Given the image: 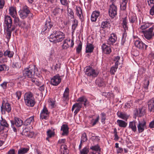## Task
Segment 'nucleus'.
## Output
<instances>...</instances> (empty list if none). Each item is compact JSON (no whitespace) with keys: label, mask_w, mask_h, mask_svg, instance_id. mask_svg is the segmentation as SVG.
<instances>
[{"label":"nucleus","mask_w":154,"mask_h":154,"mask_svg":"<svg viewBox=\"0 0 154 154\" xmlns=\"http://www.w3.org/2000/svg\"><path fill=\"white\" fill-rule=\"evenodd\" d=\"M88 101L87 99L84 96L80 97L76 100V101L78 103H75L72 106L71 109L73 111L75 109L74 112V115H76L80 110L83 104L85 106H86Z\"/></svg>","instance_id":"nucleus-1"},{"label":"nucleus","mask_w":154,"mask_h":154,"mask_svg":"<svg viewBox=\"0 0 154 154\" xmlns=\"http://www.w3.org/2000/svg\"><path fill=\"white\" fill-rule=\"evenodd\" d=\"M65 38L64 33L59 30H55L50 35V42L56 43L62 42Z\"/></svg>","instance_id":"nucleus-2"},{"label":"nucleus","mask_w":154,"mask_h":154,"mask_svg":"<svg viewBox=\"0 0 154 154\" xmlns=\"http://www.w3.org/2000/svg\"><path fill=\"white\" fill-rule=\"evenodd\" d=\"M37 69H35V65H32L29 66V67L26 69L23 72V75L26 77L32 79L33 77H36L38 78L37 75V73L35 74Z\"/></svg>","instance_id":"nucleus-3"},{"label":"nucleus","mask_w":154,"mask_h":154,"mask_svg":"<svg viewBox=\"0 0 154 154\" xmlns=\"http://www.w3.org/2000/svg\"><path fill=\"white\" fill-rule=\"evenodd\" d=\"M25 103L29 107H33L35 103V99L32 93L30 92L25 93L24 97Z\"/></svg>","instance_id":"nucleus-4"},{"label":"nucleus","mask_w":154,"mask_h":154,"mask_svg":"<svg viewBox=\"0 0 154 154\" xmlns=\"http://www.w3.org/2000/svg\"><path fill=\"white\" fill-rule=\"evenodd\" d=\"M140 32L143 34L146 39L150 40L154 36V26L147 30H142Z\"/></svg>","instance_id":"nucleus-5"},{"label":"nucleus","mask_w":154,"mask_h":154,"mask_svg":"<svg viewBox=\"0 0 154 154\" xmlns=\"http://www.w3.org/2000/svg\"><path fill=\"white\" fill-rule=\"evenodd\" d=\"M98 73L97 71L93 69L92 67L90 66L86 67L85 74L88 76L95 77L97 76Z\"/></svg>","instance_id":"nucleus-6"},{"label":"nucleus","mask_w":154,"mask_h":154,"mask_svg":"<svg viewBox=\"0 0 154 154\" xmlns=\"http://www.w3.org/2000/svg\"><path fill=\"white\" fill-rule=\"evenodd\" d=\"M134 44L135 47L141 50H146L148 45L143 43L140 39H138L134 40Z\"/></svg>","instance_id":"nucleus-7"},{"label":"nucleus","mask_w":154,"mask_h":154,"mask_svg":"<svg viewBox=\"0 0 154 154\" xmlns=\"http://www.w3.org/2000/svg\"><path fill=\"white\" fill-rule=\"evenodd\" d=\"M50 113V112L48 111L46 106H44L43 109L40 114V119L41 120H42L43 119L45 120L48 119L49 117Z\"/></svg>","instance_id":"nucleus-8"},{"label":"nucleus","mask_w":154,"mask_h":154,"mask_svg":"<svg viewBox=\"0 0 154 154\" xmlns=\"http://www.w3.org/2000/svg\"><path fill=\"white\" fill-rule=\"evenodd\" d=\"M53 26V23L52 22H51L50 21H46L42 31V34H44L46 32H48Z\"/></svg>","instance_id":"nucleus-9"},{"label":"nucleus","mask_w":154,"mask_h":154,"mask_svg":"<svg viewBox=\"0 0 154 154\" xmlns=\"http://www.w3.org/2000/svg\"><path fill=\"white\" fill-rule=\"evenodd\" d=\"M117 11V7L113 3L110 5L109 10V14L111 18H113L116 16Z\"/></svg>","instance_id":"nucleus-10"},{"label":"nucleus","mask_w":154,"mask_h":154,"mask_svg":"<svg viewBox=\"0 0 154 154\" xmlns=\"http://www.w3.org/2000/svg\"><path fill=\"white\" fill-rule=\"evenodd\" d=\"M4 26L6 27V28H11L13 24L12 18L9 16H5L4 18Z\"/></svg>","instance_id":"nucleus-11"},{"label":"nucleus","mask_w":154,"mask_h":154,"mask_svg":"<svg viewBox=\"0 0 154 154\" xmlns=\"http://www.w3.org/2000/svg\"><path fill=\"white\" fill-rule=\"evenodd\" d=\"M1 111L2 112L3 111L5 112V111L8 113L10 112L11 110V104L8 102L5 103V101H3L1 106Z\"/></svg>","instance_id":"nucleus-12"},{"label":"nucleus","mask_w":154,"mask_h":154,"mask_svg":"<svg viewBox=\"0 0 154 154\" xmlns=\"http://www.w3.org/2000/svg\"><path fill=\"white\" fill-rule=\"evenodd\" d=\"M61 80L60 76L59 74H57L51 79V83L52 85L57 86L60 83Z\"/></svg>","instance_id":"nucleus-13"},{"label":"nucleus","mask_w":154,"mask_h":154,"mask_svg":"<svg viewBox=\"0 0 154 154\" xmlns=\"http://www.w3.org/2000/svg\"><path fill=\"white\" fill-rule=\"evenodd\" d=\"M11 126H13V125H15L17 127H20L23 124V121L17 117H15L14 120L11 121Z\"/></svg>","instance_id":"nucleus-14"},{"label":"nucleus","mask_w":154,"mask_h":154,"mask_svg":"<svg viewBox=\"0 0 154 154\" xmlns=\"http://www.w3.org/2000/svg\"><path fill=\"white\" fill-rule=\"evenodd\" d=\"M146 122L144 120L142 121H139L138 124L137 125L138 131L139 133L143 132L146 127Z\"/></svg>","instance_id":"nucleus-15"},{"label":"nucleus","mask_w":154,"mask_h":154,"mask_svg":"<svg viewBox=\"0 0 154 154\" xmlns=\"http://www.w3.org/2000/svg\"><path fill=\"white\" fill-rule=\"evenodd\" d=\"M63 10V7L59 6H57L53 9V13L54 15L58 16L62 13Z\"/></svg>","instance_id":"nucleus-16"},{"label":"nucleus","mask_w":154,"mask_h":154,"mask_svg":"<svg viewBox=\"0 0 154 154\" xmlns=\"http://www.w3.org/2000/svg\"><path fill=\"white\" fill-rule=\"evenodd\" d=\"M137 122L135 120L129 122L128 128L134 132H136L137 131Z\"/></svg>","instance_id":"nucleus-17"},{"label":"nucleus","mask_w":154,"mask_h":154,"mask_svg":"<svg viewBox=\"0 0 154 154\" xmlns=\"http://www.w3.org/2000/svg\"><path fill=\"white\" fill-rule=\"evenodd\" d=\"M148 105L149 111L150 112L154 113V98L148 102Z\"/></svg>","instance_id":"nucleus-18"},{"label":"nucleus","mask_w":154,"mask_h":154,"mask_svg":"<svg viewBox=\"0 0 154 154\" xmlns=\"http://www.w3.org/2000/svg\"><path fill=\"white\" fill-rule=\"evenodd\" d=\"M69 128L66 124H63L61 127V131H63L62 133V135L67 136L69 134Z\"/></svg>","instance_id":"nucleus-19"},{"label":"nucleus","mask_w":154,"mask_h":154,"mask_svg":"<svg viewBox=\"0 0 154 154\" xmlns=\"http://www.w3.org/2000/svg\"><path fill=\"white\" fill-rule=\"evenodd\" d=\"M1 119L0 120V126L6 128V130L7 131H8V130L9 124L6 121L5 119H4L2 116L1 117Z\"/></svg>","instance_id":"nucleus-20"},{"label":"nucleus","mask_w":154,"mask_h":154,"mask_svg":"<svg viewBox=\"0 0 154 154\" xmlns=\"http://www.w3.org/2000/svg\"><path fill=\"white\" fill-rule=\"evenodd\" d=\"M69 89L68 88H66L65 90L62 97L63 100V101H68L69 99Z\"/></svg>","instance_id":"nucleus-21"},{"label":"nucleus","mask_w":154,"mask_h":154,"mask_svg":"<svg viewBox=\"0 0 154 154\" xmlns=\"http://www.w3.org/2000/svg\"><path fill=\"white\" fill-rule=\"evenodd\" d=\"M102 48L103 52L105 54H109L111 52V47L106 45L105 44L102 45Z\"/></svg>","instance_id":"nucleus-22"},{"label":"nucleus","mask_w":154,"mask_h":154,"mask_svg":"<svg viewBox=\"0 0 154 154\" xmlns=\"http://www.w3.org/2000/svg\"><path fill=\"white\" fill-rule=\"evenodd\" d=\"M100 14V12L95 11L93 12L91 17V21L94 22L96 21L97 18L99 16Z\"/></svg>","instance_id":"nucleus-23"},{"label":"nucleus","mask_w":154,"mask_h":154,"mask_svg":"<svg viewBox=\"0 0 154 154\" xmlns=\"http://www.w3.org/2000/svg\"><path fill=\"white\" fill-rule=\"evenodd\" d=\"M94 46L92 44H87L86 48V53H91L93 51Z\"/></svg>","instance_id":"nucleus-24"},{"label":"nucleus","mask_w":154,"mask_h":154,"mask_svg":"<svg viewBox=\"0 0 154 154\" xmlns=\"http://www.w3.org/2000/svg\"><path fill=\"white\" fill-rule=\"evenodd\" d=\"M117 115L118 117L126 121L128 118V116L126 114L123 113L121 112L118 111L117 113Z\"/></svg>","instance_id":"nucleus-25"},{"label":"nucleus","mask_w":154,"mask_h":154,"mask_svg":"<svg viewBox=\"0 0 154 154\" xmlns=\"http://www.w3.org/2000/svg\"><path fill=\"white\" fill-rule=\"evenodd\" d=\"M122 22V25L125 31L127 30L128 29V19L127 17L123 18Z\"/></svg>","instance_id":"nucleus-26"},{"label":"nucleus","mask_w":154,"mask_h":154,"mask_svg":"<svg viewBox=\"0 0 154 154\" xmlns=\"http://www.w3.org/2000/svg\"><path fill=\"white\" fill-rule=\"evenodd\" d=\"M34 121V116H31L29 118L27 119L24 122L23 125L25 126H27L30 125L32 122Z\"/></svg>","instance_id":"nucleus-27"},{"label":"nucleus","mask_w":154,"mask_h":154,"mask_svg":"<svg viewBox=\"0 0 154 154\" xmlns=\"http://www.w3.org/2000/svg\"><path fill=\"white\" fill-rule=\"evenodd\" d=\"M76 14L79 17V18L82 20L83 18V15L82 13V9L79 7H76Z\"/></svg>","instance_id":"nucleus-28"},{"label":"nucleus","mask_w":154,"mask_h":154,"mask_svg":"<svg viewBox=\"0 0 154 154\" xmlns=\"http://www.w3.org/2000/svg\"><path fill=\"white\" fill-rule=\"evenodd\" d=\"M10 14L12 17H14L17 15L16 8L14 7H11L9 8Z\"/></svg>","instance_id":"nucleus-29"},{"label":"nucleus","mask_w":154,"mask_h":154,"mask_svg":"<svg viewBox=\"0 0 154 154\" xmlns=\"http://www.w3.org/2000/svg\"><path fill=\"white\" fill-rule=\"evenodd\" d=\"M117 122L119 126L121 127L125 128L127 125V123L126 122L121 120H118Z\"/></svg>","instance_id":"nucleus-30"},{"label":"nucleus","mask_w":154,"mask_h":154,"mask_svg":"<svg viewBox=\"0 0 154 154\" xmlns=\"http://www.w3.org/2000/svg\"><path fill=\"white\" fill-rule=\"evenodd\" d=\"M12 67L14 68L19 69L21 67V64L19 60L14 61L12 64Z\"/></svg>","instance_id":"nucleus-31"},{"label":"nucleus","mask_w":154,"mask_h":154,"mask_svg":"<svg viewBox=\"0 0 154 154\" xmlns=\"http://www.w3.org/2000/svg\"><path fill=\"white\" fill-rule=\"evenodd\" d=\"M36 77L35 76V77H33L31 79V81L32 82L34 83L36 85L39 86L41 85V83L39 81V79L38 78H39Z\"/></svg>","instance_id":"nucleus-32"},{"label":"nucleus","mask_w":154,"mask_h":154,"mask_svg":"<svg viewBox=\"0 0 154 154\" xmlns=\"http://www.w3.org/2000/svg\"><path fill=\"white\" fill-rule=\"evenodd\" d=\"M29 148H22L19 149L18 151V154H24L29 150Z\"/></svg>","instance_id":"nucleus-33"},{"label":"nucleus","mask_w":154,"mask_h":154,"mask_svg":"<svg viewBox=\"0 0 154 154\" xmlns=\"http://www.w3.org/2000/svg\"><path fill=\"white\" fill-rule=\"evenodd\" d=\"M70 43V39L69 40L66 39L63 41V45H62V47L63 49H66L69 47V43Z\"/></svg>","instance_id":"nucleus-34"},{"label":"nucleus","mask_w":154,"mask_h":154,"mask_svg":"<svg viewBox=\"0 0 154 154\" xmlns=\"http://www.w3.org/2000/svg\"><path fill=\"white\" fill-rule=\"evenodd\" d=\"M14 53L12 51L7 50L4 52V55L5 57L8 56V57L11 58L13 57Z\"/></svg>","instance_id":"nucleus-35"},{"label":"nucleus","mask_w":154,"mask_h":154,"mask_svg":"<svg viewBox=\"0 0 154 154\" xmlns=\"http://www.w3.org/2000/svg\"><path fill=\"white\" fill-rule=\"evenodd\" d=\"M100 116L101 123L103 124H105L106 118V114L104 112H101L100 114Z\"/></svg>","instance_id":"nucleus-36"},{"label":"nucleus","mask_w":154,"mask_h":154,"mask_svg":"<svg viewBox=\"0 0 154 154\" xmlns=\"http://www.w3.org/2000/svg\"><path fill=\"white\" fill-rule=\"evenodd\" d=\"M151 25V24L148 23H143V24L141 26L140 28L141 29L144 30H145L149 28L150 26Z\"/></svg>","instance_id":"nucleus-37"},{"label":"nucleus","mask_w":154,"mask_h":154,"mask_svg":"<svg viewBox=\"0 0 154 154\" xmlns=\"http://www.w3.org/2000/svg\"><path fill=\"white\" fill-rule=\"evenodd\" d=\"M118 68V66L115 65L113 66L110 69V72L111 75H115V72H116Z\"/></svg>","instance_id":"nucleus-38"},{"label":"nucleus","mask_w":154,"mask_h":154,"mask_svg":"<svg viewBox=\"0 0 154 154\" xmlns=\"http://www.w3.org/2000/svg\"><path fill=\"white\" fill-rule=\"evenodd\" d=\"M14 18V23L16 26H18L20 27L21 26V24L20 23V20L18 17L16 16L13 17Z\"/></svg>","instance_id":"nucleus-39"},{"label":"nucleus","mask_w":154,"mask_h":154,"mask_svg":"<svg viewBox=\"0 0 154 154\" xmlns=\"http://www.w3.org/2000/svg\"><path fill=\"white\" fill-rule=\"evenodd\" d=\"M127 36V33L126 31H125L123 33L122 37L121 42V45H124V43L126 41V38Z\"/></svg>","instance_id":"nucleus-40"},{"label":"nucleus","mask_w":154,"mask_h":154,"mask_svg":"<svg viewBox=\"0 0 154 154\" xmlns=\"http://www.w3.org/2000/svg\"><path fill=\"white\" fill-rule=\"evenodd\" d=\"M87 137L86 134L85 132L83 133L82 134V136L81 138V143L86 141L87 140Z\"/></svg>","instance_id":"nucleus-41"},{"label":"nucleus","mask_w":154,"mask_h":154,"mask_svg":"<svg viewBox=\"0 0 154 154\" xmlns=\"http://www.w3.org/2000/svg\"><path fill=\"white\" fill-rule=\"evenodd\" d=\"M9 67L7 66L5 64H2L0 65V72L5 71L6 70H8Z\"/></svg>","instance_id":"nucleus-42"},{"label":"nucleus","mask_w":154,"mask_h":154,"mask_svg":"<svg viewBox=\"0 0 154 154\" xmlns=\"http://www.w3.org/2000/svg\"><path fill=\"white\" fill-rule=\"evenodd\" d=\"M19 13L20 17L22 19H24L26 18L28 16V14H26L24 13V12L21 10H20L19 11Z\"/></svg>","instance_id":"nucleus-43"},{"label":"nucleus","mask_w":154,"mask_h":154,"mask_svg":"<svg viewBox=\"0 0 154 154\" xmlns=\"http://www.w3.org/2000/svg\"><path fill=\"white\" fill-rule=\"evenodd\" d=\"M116 40V39L112 37V36H110L108 39L107 42L108 44L109 45H113L115 42Z\"/></svg>","instance_id":"nucleus-44"},{"label":"nucleus","mask_w":154,"mask_h":154,"mask_svg":"<svg viewBox=\"0 0 154 154\" xmlns=\"http://www.w3.org/2000/svg\"><path fill=\"white\" fill-rule=\"evenodd\" d=\"M130 22L132 23L136 22L137 21V18L136 15L131 16L129 18Z\"/></svg>","instance_id":"nucleus-45"},{"label":"nucleus","mask_w":154,"mask_h":154,"mask_svg":"<svg viewBox=\"0 0 154 154\" xmlns=\"http://www.w3.org/2000/svg\"><path fill=\"white\" fill-rule=\"evenodd\" d=\"M11 28H6V34L7 35V38L8 39V41L11 38V32L10 31Z\"/></svg>","instance_id":"nucleus-46"},{"label":"nucleus","mask_w":154,"mask_h":154,"mask_svg":"<svg viewBox=\"0 0 154 154\" xmlns=\"http://www.w3.org/2000/svg\"><path fill=\"white\" fill-rule=\"evenodd\" d=\"M109 23V21H104L102 22L101 24V27L103 29L105 28L108 26Z\"/></svg>","instance_id":"nucleus-47"},{"label":"nucleus","mask_w":154,"mask_h":154,"mask_svg":"<svg viewBox=\"0 0 154 154\" xmlns=\"http://www.w3.org/2000/svg\"><path fill=\"white\" fill-rule=\"evenodd\" d=\"M127 2H122L120 4V9L122 10L125 11L126 8Z\"/></svg>","instance_id":"nucleus-48"},{"label":"nucleus","mask_w":154,"mask_h":154,"mask_svg":"<svg viewBox=\"0 0 154 154\" xmlns=\"http://www.w3.org/2000/svg\"><path fill=\"white\" fill-rule=\"evenodd\" d=\"M20 10L22 11L23 12H24V13L27 14L28 15L30 12L29 7L26 5L23 7L22 9Z\"/></svg>","instance_id":"nucleus-49"},{"label":"nucleus","mask_w":154,"mask_h":154,"mask_svg":"<svg viewBox=\"0 0 154 154\" xmlns=\"http://www.w3.org/2000/svg\"><path fill=\"white\" fill-rule=\"evenodd\" d=\"M47 134L48 137H51L54 135V132L51 130L49 129L47 132Z\"/></svg>","instance_id":"nucleus-50"},{"label":"nucleus","mask_w":154,"mask_h":154,"mask_svg":"<svg viewBox=\"0 0 154 154\" xmlns=\"http://www.w3.org/2000/svg\"><path fill=\"white\" fill-rule=\"evenodd\" d=\"M89 152L88 148L85 147L80 150L81 154H88Z\"/></svg>","instance_id":"nucleus-51"},{"label":"nucleus","mask_w":154,"mask_h":154,"mask_svg":"<svg viewBox=\"0 0 154 154\" xmlns=\"http://www.w3.org/2000/svg\"><path fill=\"white\" fill-rule=\"evenodd\" d=\"M82 43L80 42L76 48V51L77 53L79 54L81 51L82 49Z\"/></svg>","instance_id":"nucleus-52"},{"label":"nucleus","mask_w":154,"mask_h":154,"mask_svg":"<svg viewBox=\"0 0 154 154\" xmlns=\"http://www.w3.org/2000/svg\"><path fill=\"white\" fill-rule=\"evenodd\" d=\"M96 83L100 87L102 86L104 84V82L102 79H99L96 80Z\"/></svg>","instance_id":"nucleus-53"},{"label":"nucleus","mask_w":154,"mask_h":154,"mask_svg":"<svg viewBox=\"0 0 154 154\" xmlns=\"http://www.w3.org/2000/svg\"><path fill=\"white\" fill-rule=\"evenodd\" d=\"M137 116L139 117H141L143 116L144 114L143 111H142V109H139L138 110H137Z\"/></svg>","instance_id":"nucleus-54"},{"label":"nucleus","mask_w":154,"mask_h":154,"mask_svg":"<svg viewBox=\"0 0 154 154\" xmlns=\"http://www.w3.org/2000/svg\"><path fill=\"white\" fill-rule=\"evenodd\" d=\"M149 83V80L145 79L144 81L143 87L145 89H147Z\"/></svg>","instance_id":"nucleus-55"},{"label":"nucleus","mask_w":154,"mask_h":154,"mask_svg":"<svg viewBox=\"0 0 154 154\" xmlns=\"http://www.w3.org/2000/svg\"><path fill=\"white\" fill-rule=\"evenodd\" d=\"M74 23L72 25V29L74 31L75 29L78 26V22L76 20H74Z\"/></svg>","instance_id":"nucleus-56"},{"label":"nucleus","mask_w":154,"mask_h":154,"mask_svg":"<svg viewBox=\"0 0 154 154\" xmlns=\"http://www.w3.org/2000/svg\"><path fill=\"white\" fill-rule=\"evenodd\" d=\"M29 131L28 128H25L23 129L22 132V134L23 135H27Z\"/></svg>","instance_id":"nucleus-57"},{"label":"nucleus","mask_w":154,"mask_h":154,"mask_svg":"<svg viewBox=\"0 0 154 154\" xmlns=\"http://www.w3.org/2000/svg\"><path fill=\"white\" fill-rule=\"evenodd\" d=\"M15 95H16L17 97L18 100H19L20 99L21 97L22 92L20 91H17L15 93Z\"/></svg>","instance_id":"nucleus-58"},{"label":"nucleus","mask_w":154,"mask_h":154,"mask_svg":"<svg viewBox=\"0 0 154 154\" xmlns=\"http://www.w3.org/2000/svg\"><path fill=\"white\" fill-rule=\"evenodd\" d=\"M120 59V57L119 56H117L115 57V58L114 59V60L116 61L115 63V65H117V66L119 64H120V63L119 62V60Z\"/></svg>","instance_id":"nucleus-59"},{"label":"nucleus","mask_w":154,"mask_h":154,"mask_svg":"<svg viewBox=\"0 0 154 154\" xmlns=\"http://www.w3.org/2000/svg\"><path fill=\"white\" fill-rule=\"evenodd\" d=\"M100 148V147L98 145L92 146L90 148V149L92 150H94V151L98 152V149Z\"/></svg>","instance_id":"nucleus-60"},{"label":"nucleus","mask_w":154,"mask_h":154,"mask_svg":"<svg viewBox=\"0 0 154 154\" xmlns=\"http://www.w3.org/2000/svg\"><path fill=\"white\" fill-rule=\"evenodd\" d=\"M63 149V150H66L67 149V146L66 145H62L60 146V151L61 152V153H62V149Z\"/></svg>","instance_id":"nucleus-61"},{"label":"nucleus","mask_w":154,"mask_h":154,"mask_svg":"<svg viewBox=\"0 0 154 154\" xmlns=\"http://www.w3.org/2000/svg\"><path fill=\"white\" fill-rule=\"evenodd\" d=\"M68 15H70L71 16V18H74V17L73 15L74 13L71 9H69L68 10Z\"/></svg>","instance_id":"nucleus-62"},{"label":"nucleus","mask_w":154,"mask_h":154,"mask_svg":"<svg viewBox=\"0 0 154 154\" xmlns=\"http://www.w3.org/2000/svg\"><path fill=\"white\" fill-rule=\"evenodd\" d=\"M8 83V82H4L2 83L0 85L3 89H6L7 87V84Z\"/></svg>","instance_id":"nucleus-63"},{"label":"nucleus","mask_w":154,"mask_h":154,"mask_svg":"<svg viewBox=\"0 0 154 154\" xmlns=\"http://www.w3.org/2000/svg\"><path fill=\"white\" fill-rule=\"evenodd\" d=\"M99 117L98 116L96 118V119H95V120L94 121V122H93V120H92L91 121V124L93 126H94L98 122L99 120Z\"/></svg>","instance_id":"nucleus-64"}]
</instances>
